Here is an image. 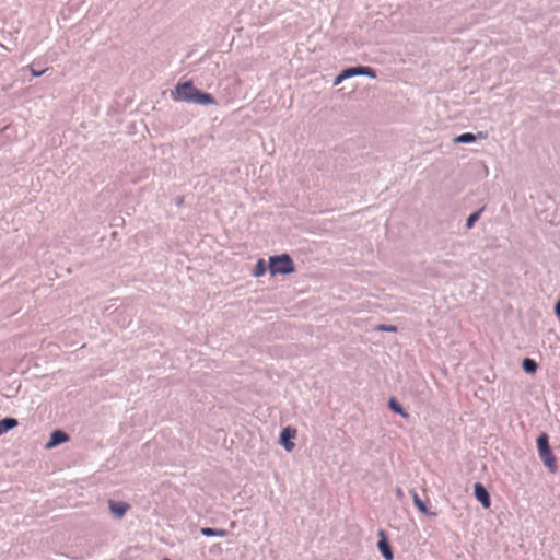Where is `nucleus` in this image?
Here are the masks:
<instances>
[{"instance_id": "12", "label": "nucleus", "mask_w": 560, "mask_h": 560, "mask_svg": "<svg viewBox=\"0 0 560 560\" xmlns=\"http://www.w3.org/2000/svg\"><path fill=\"white\" fill-rule=\"evenodd\" d=\"M388 406L389 408L395 412V413H398L400 415L402 418L405 419H408L409 418V413L407 411H405V409L402 408V406L395 399V398H392L388 402Z\"/></svg>"}, {"instance_id": "9", "label": "nucleus", "mask_w": 560, "mask_h": 560, "mask_svg": "<svg viewBox=\"0 0 560 560\" xmlns=\"http://www.w3.org/2000/svg\"><path fill=\"white\" fill-rule=\"evenodd\" d=\"M381 540L377 542V547L386 560H393L394 555L392 548L387 541L384 530H380Z\"/></svg>"}, {"instance_id": "1", "label": "nucleus", "mask_w": 560, "mask_h": 560, "mask_svg": "<svg viewBox=\"0 0 560 560\" xmlns=\"http://www.w3.org/2000/svg\"><path fill=\"white\" fill-rule=\"evenodd\" d=\"M171 96L175 102H188L201 105L217 104L210 93L199 91L190 81L178 83L174 90H172Z\"/></svg>"}, {"instance_id": "18", "label": "nucleus", "mask_w": 560, "mask_h": 560, "mask_svg": "<svg viewBox=\"0 0 560 560\" xmlns=\"http://www.w3.org/2000/svg\"><path fill=\"white\" fill-rule=\"evenodd\" d=\"M375 329L378 330V331H389V332H396L397 331V327L396 326H394V325H384V324H381V325L376 326Z\"/></svg>"}, {"instance_id": "7", "label": "nucleus", "mask_w": 560, "mask_h": 560, "mask_svg": "<svg viewBox=\"0 0 560 560\" xmlns=\"http://www.w3.org/2000/svg\"><path fill=\"white\" fill-rule=\"evenodd\" d=\"M474 493L476 499L482 504L485 509H488L491 505L490 495L487 489L480 482L475 483Z\"/></svg>"}, {"instance_id": "19", "label": "nucleus", "mask_w": 560, "mask_h": 560, "mask_svg": "<svg viewBox=\"0 0 560 560\" xmlns=\"http://www.w3.org/2000/svg\"><path fill=\"white\" fill-rule=\"evenodd\" d=\"M28 69H30V71H31V73H32V75H33V77H39V75H42L43 73H45V72L48 70V69L46 68V69H44V70L37 71V70H35V69L33 68V65H30V66H28Z\"/></svg>"}, {"instance_id": "15", "label": "nucleus", "mask_w": 560, "mask_h": 560, "mask_svg": "<svg viewBox=\"0 0 560 560\" xmlns=\"http://www.w3.org/2000/svg\"><path fill=\"white\" fill-rule=\"evenodd\" d=\"M476 139H477L476 135L466 132V133L457 136L454 139V142L455 143H471V142L476 141Z\"/></svg>"}, {"instance_id": "17", "label": "nucleus", "mask_w": 560, "mask_h": 560, "mask_svg": "<svg viewBox=\"0 0 560 560\" xmlns=\"http://www.w3.org/2000/svg\"><path fill=\"white\" fill-rule=\"evenodd\" d=\"M481 211L482 210H478L468 217L466 222L467 229H471L474 226L475 222L479 219Z\"/></svg>"}, {"instance_id": "23", "label": "nucleus", "mask_w": 560, "mask_h": 560, "mask_svg": "<svg viewBox=\"0 0 560 560\" xmlns=\"http://www.w3.org/2000/svg\"><path fill=\"white\" fill-rule=\"evenodd\" d=\"M163 560H171V559L165 558V559H163Z\"/></svg>"}, {"instance_id": "21", "label": "nucleus", "mask_w": 560, "mask_h": 560, "mask_svg": "<svg viewBox=\"0 0 560 560\" xmlns=\"http://www.w3.org/2000/svg\"><path fill=\"white\" fill-rule=\"evenodd\" d=\"M395 492L398 499L404 498V491L400 488H397Z\"/></svg>"}, {"instance_id": "8", "label": "nucleus", "mask_w": 560, "mask_h": 560, "mask_svg": "<svg viewBox=\"0 0 560 560\" xmlns=\"http://www.w3.org/2000/svg\"><path fill=\"white\" fill-rule=\"evenodd\" d=\"M69 440V435L61 431V430H55L51 434H50V440L48 441V443L46 444V448L47 450H50V448H54L56 447L57 445L61 444V443H65Z\"/></svg>"}, {"instance_id": "14", "label": "nucleus", "mask_w": 560, "mask_h": 560, "mask_svg": "<svg viewBox=\"0 0 560 560\" xmlns=\"http://www.w3.org/2000/svg\"><path fill=\"white\" fill-rule=\"evenodd\" d=\"M266 273V264H265V260L262 258L258 259L253 271H252V275L256 278L258 277H261Z\"/></svg>"}, {"instance_id": "3", "label": "nucleus", "mask_w": 560, "mask_h": 560, "mask_svg": "<svg viewBox=\"0 0 560 560\" xmlns=\"http://www.w3.org/2000/svg\"><path fill=\"white\" fill-rule=\"evenodd\" d=\"M537 448L540 459L545 466L551 471L557 470L556 457L549 446V438L546 433H541L537 439Z\"/></svg>"}, {"instance_id": "13", "label": "nucleus", "mask_w": 560, "mask_h": 560, "mask_svg": "<svg viewBox=\"0 0 560 560\" xmlns=\"http://www.w3.org/2000/svg\"><path fill=\"white\" fill-rule=\"evenodd\" d=\"M201 534L205 536H219V537H225L228 535V532L223 528H210V527H203L201 528Z\"/></svg>"}, {"instance_id": "2", "label": "nucleus", "mask_w": 560, "mask_h": 560, "mask_svg": "<svg viewBox=\"0 0 560 560\" xmlns=\"http://www.w3.org/2000/svg\"><path fill=\"white\" fill-rule=\"evenodd\" d=\"M269 271L275 275H290L295 271L293 259L288 254L271 256L269 258Z\"/></svg>"}, {"instance_id": "20", "label": "nucleus", "mask_w": 560, "mask_h": 560, "mask_svg": "<svg viewBox=\"0 0 560 560\" xmlns=\"http://www.w3.org/2000/svg\"><path fill=\"white\" fill-rule=\"evenodd\" d=\"M347 79L346 75H343V71H341L334 80V85H339L342 81Z\"/></svg>"}, {"instance_id": "16", "label": "nucleus", "mask_w": 560, "mask_h": 560, "mask_svg": "<svg viewBox=\"0 0 560 560\" xmlns=\"http://www.w3.org/2000/svg\"><path fill=\"white\" fill-rule=\"evenodd\" d=\"M522 366L525 372L530 373V374L535 373L537 370V363L533 359H529V358H526L523 360Z\"/></svg>"}, {"instance_id": "5", "label": "nucleus", "mask_w": 560, "mask_h": 560, "mask_svg": "<svg viewBox=\"0 0 560 560\" xmlns=\"http://www.w3.org/2000/svg\"><path fill=\"white\" fill-rule=\"evenodd\" d=\"M342 71H343V75H346L347 79L355 77V75H366L372 79L376 78V72L371 67L359 66V67L347 68Z\"/></svg>"}, {"instance_id": "10", "label": "nucleus", "mask_w": 560, "mask_h": 560, "mask_svg": "<svg viewBox=\"0 0 560 560\" xmlns=\"http://www.w3.org/2000/svg\"><path fill=\"white\" fill-rule=\"evenodd\" d=\"M411 495H412V500H413L415 505L418 508V510L421 513L425 514L429 517H435L436 516L435 513L429 511V509L427 508L425 503L420 499V497L418 495V493L416 491H411Z\"/></svg>"}, {"instance_id": "22", "label": "nucleus", "mask_w": 560, "mask_h": 560, "mask_svg": "<svg viewBox=\"0 0 560 560\" xmlns=\"http://www.w3.org/2000/svg\"><path fill=\"white\" fill-rule=\"evenodd\" d=\"M555 312L557 316L560 318V300L556 304Z\"/></svg>"}, {"instance_id": "4", "label": "nucleus", "mask_w": 560, "mask_h": 560, "mask_svg": "<svg viewBox=\"0 0 560 560\" xmlns=\"http://www.w3.org/2000/svg\"><path fill=\"white\" fill-rule=\"evenodd\" d=\"M298 431L293 427H285L282 429L280 433V444L284 447L287 452H292L295 447V444L292 442L293 439L296 438Z\"/></svg>"}, {"instance_id": "11", "label": "nucleus", "mask_w": 560, "mask_h": 560, "mask_svg": "<svg viewBox=\"0 0 560 560\" xmlns=\"http://www.w3.org/2000/svg\"><path fill=\"white\" fill-rule=\"evenodd\" d=\"M18 425V420L14 418H4L0 420V435Z\"/></svg>"}, {"instance_id": "6", "label": "nucleus", "mask_w": 560, "mask_h": 560, "mask_svg": "<svg viewBox=\"0 0 560 560\" xmlns=\"http://www.w3.org/2000/svg\"><path fill=\"white\" fill-rule=\"evenodd\" d=\"M108 508H109L110 513L116 518H122L125 516V514L127 513V511L130 509V505L127 502H122V501L117 502L114 500H109Z\"/></svg>"}]
</instances>
